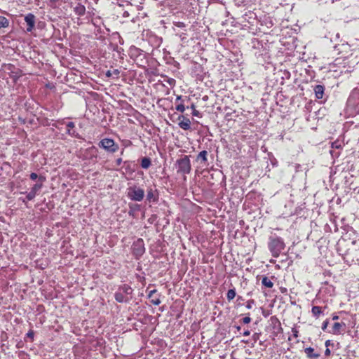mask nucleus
Here are the masks:
<instances>
[{
	"mask_svg": "<svg viewBox=\"0 0 359 359\" xmlns=\"http://www.w3.org/2000/svg\"><path fill=\"white\" fill-rule=\"evenodd\" d=\"M128 196L132 201H142L144 197V191L142 189L136 186L128 189Z\"/></svg>",
	"mask_w": 359,
	"mask_h": 359,
	"instance_id": "3",
	"label": "nucleus"
},
{
	"mask_svg": "<svg viewBox=\"0 0 359 359\" xmlns=\"http://www.w3.org/2000/svg\"><path fill=\"white\" fill-rule=\"evenodd\" d=\"M154 293H156L155 290L150 291V292L149 294V297L152 298Z\"/></svg>",
	"mask_w": 359,
	"mask_h": 359,
	"instance_id": "29",
	"label": "nucleus"
},
{
	"mask_svg": "<svg viewBox=\"0 0 359 359\" xmlns=\"http://www.w3.org/2000/svg\"><path fill=\"white\" fill-rule=\"evenodd\" d=\"M329 344H330V341H329V340L326 341H325V346H329Z\"/></svg>",
	"mask_w": 359,
	"mask_h": 359,
	"instance_id": "35",
	"label": "nucleus"
},
{
	"mask_svg": "<svg viewBox=\"0 0 359 359\" xmlns=\"http://www.w3.org/2000/svg\"><path fill=\"white\" fill-rule=\"evenodd\" d=\"M333 320H337L339 319V316H334L333 318H332Z\"/></svg>",
	"mask_w": 359,
	"mask_h": 359,
	"instance_id": "34",
	"label": "nucleus"
},
{
	"mask_svg": "<svg viewBox=\"0 0 359 359\" xmlns=\"http://www.w3.org/2000/svg\"><path fill=\"white\" fill-rule=\"evenodd\" d=\"M313 348L309 347L305 349V353L307 354V356L310 358H317L319 357V353H313Z\"/></svg>",
	"mask_w": 359,
	"mask_h": 359,
	"instance_id": "9",
	"label": "nucleus"
},
{
	"mask_svg": "<svg viewBox=\"0 0 359 359\" xmlns=\"http://www.w3.org/2000/svg\"><path fill=\"white\" fill-rule=\"evenodd\" d=\"M115 299L118 302H124L126 301V297L121 292H116L115 294Z\"/></svg>",
	"mask_w": 359,
	"mask_h": 359,
	"instance_id": "13",
	"label": "nucleus"
},
{
	"mask_svg": "<svg viewBox=\"0 0 359 359\" xmlns=\"http://www.w3.org/2000/svg\"><path fill=\"white\" fill-rule=\"evenodd\" d=\"M68 128H73L74 127V123L73 122H69L67 125Z\"/></svg>",
	"mask_w": 359,
	"mask_h": 359,
	"instance_id": "27",
	"label": "nucleus"
},
{
	"mask_svg": "<svg viewBox=\"0 0 359 359\" xmlns=\"http://www.w3.org/2000/svg\"><path fill=\"white\" fill-rule=\"evenodd\" d=\"M180 98H181V97H180V96H179V97H177V100H180Z\"/></svg>",
	"mask_w": 359,
	"mask_h": 359,
	"instance_id": "41",
	"label": "nucleus"
},
{
	"mask_svg": "<svg viewBox=\"0 0 359 359\" xmlns=\"http://www.w3.org/2000/svg\"><path fill=\"white\" fill-rule=\"evenodd\" d=\"M328 324H329V321H328L327 320H325V321L323 323L322 330H326V328H327V325H328Z\"/></svg>",
	"mask_w": 359,
	"mask_h": 359,
	"instance_id": "25",
	"label": "nucleus"
},
{
	"mask_svg": "<svg viewBox=\"0 0 359 359\" xmlns=\"http://www.w3.org/2000/svg\"><path fill=\"white\" fill-rule=\"evenodd\" d=\"M242 320L244 324H248L250 323L251 318L249 316H246L243 318Z\"/></svg>",
	"mask_w": 359,
	"mask_h": 359,
	"instance_id": "23",
	"label": "nucleus"
},
{
	"mask_svg": "<svg viewBox=\"0 0 359 359\" xmlns=\"http://www.w3.org/2000/svg\"><path fill=\"white\" fill-rule=\"evenodd\" d=\"M316 96L318 99H321L324 93V88L321 85H317L314 88Z\"/></svg>",
	"mask_w": 359,
	"mask_h": 359,
	"instance_id": "7",
	"label": "nucleus"
},
{
	"mask_svg": "<svg viewBox=\"0 0 359 359\" xmlns=\"http://www.w3.org/2000/svg\"><path fill=\"white\" fill-rule=\"evenodd\" d=\"M122 289L127 294H129L132 292V289L128 285H124Z\"/></svg>",
	"mask_w": 359,
	"mask_h": 359,
	"instance_id": "20",
	"label": "nucleus"
},
{
	"mask_svg": "<svg viewBox=\"0 0 359 359\" xmlns=\"http://www.w3.org/2000/svg\"><path fill=\"white\" fill-rule=\"evenodd\" d=\"M38 177V175L35 172H32L30 174V178L32 180H35L36 179H37Z\"/></svg>",
	"mask_w": 359,
	"mask_h": 359,
	"instance_id": "26",
	"label": "nucleus"
},
{
	"mask_svg": "<svg viewBox=\"0 0 359 359\" xmlns=\"http://www.w3.org/2000/svg\"><path fill=\"white\" fill-rule=\"evenodd\" d=\"M207 155H208L207 151L203 150L198 154L197 158L198 160L201 159L203 162H206L207 161Z\"/></svg>",
	"mask_w": 359,
	"mask_h": 359,
	"instance_id": "14",
	"label": "nucleus"
},
{
	"mask_svg": "<svg viewBox=\"0 0 359 359\" xmlns=\"http://www.w3.org/2000/svg\"><path fill=\"white\" fill-rule=\"evenodd\" d=\"M311 312L315 317L318 318L322 313V309L320 306H314L312 307Z\"/></svg>",
	"mask_w": 359,
	"mask_h": 359,
	"instance_id": "12",
	"label": "nucleus"
},
{
	"mask_svg": "<svg viewBox=\"0 0 359 359\" xmlns=\"http://www.w3.org/2000/svg\"><path fill=\"white\" fill-rule=\"evenodd\" d=\"M151 302L154 305H159L161 304V301H160L159 298H157V297L156 298L152 297Z\"/></svg>",
	"mask_w": 359,
	"mask_h": 359,
	"instance_id": "22",
	"label": "nucleus"
},
{
	"mask_svg": "<svg viewBox=\"0 0 359 359\" xmlns=\"http://www.w3.org/2000/svg\"><path fill=\"white\" fill-rule=\"evenodd\" d=\"M344 324H341L340 323H335L332 327V333L334 334H341V328Z\"/></svg>",
	"mask_w": 359,
	"mask_h": 359,
	"instance_id": "8",
	"label": "nucleus"
},
{
	"mask_svg": "<svg viewBox=\"0 0 359 359\" xmlns=\"http://www.w3.org/2000/svg\"><path fill=\"white\" fill-rule=\"evenodd\" d=\"M262 283L268 288H271L273 286V282L268 277H264Z\"/></svg>",
	"mask_w": 359,
	"mask_h": 359,
	"instance_id": "10",
	"label": "nucleus"
},
{
	"mask_svg": "<svg viewBox=\"0 0 359 359\" xmlns=\"http://www.w3.org/2000/svg\"><path fill=\"white\" fill-rule=\"evenodd\" d=\"M42 187V184H36L32 188V191H34L36 194Z\"/></svg>",
	"mask_w": 359,
	"mask_h": 359,
	"instance_id": "18",
	"label": "nucleus"
},
{
	"mask_svg": "<svg viewBox=\"0 0 359 359\" xmlns=\"http://www.w3.org/2000/svg\"><path fill=\"white\" fill-rule=\"evenodd\" d=\"M39 180H44V178H43V177H39Z\"/></svg>",
	"mask_w": 359,
	"mask_h": 359,
	"instance_id": "40",
	"label": "nucleus"
},
{
	"mask_svg": "<svg viewBox=\"0 0 359 359\" xmlns=\"http://www.w3.org/2000/svg\"><path fill=\"white\" fill-rule=\"evenodd\" d=\"M177 171L182 174H189L191 171V163L188 156H184L176 161Z\"/></svg>",
	"mask_w": 359,
	"mask_h": 359,
	"instance_id": "2",
	"label": "nucleus"
},
{
	"mask_svg": "<svg viewBox=\"0 0 359 359\" xmlns=\"http://www.w3.org/2000/svg\"><path fill=\"white\" fill-rule=\"evenodd\" d=\"M297 331H295V332H294V336H295V337H297Z\"/></svg>",
	"mask_w": 359,
	"mask_h": 359,
	"instance_id": "39",
	"label": "nucleus"
},
{
	"mask_svg": "<svg viewBox=\"0 0 359 359\" xmlns=\"http://www.w3.org/2000/svg\"><path fill=\"white\" fill-rule=\"evenodd\" d=\"M151 165V160L149 158H143L141 161V166L144 169H147Z\"/></svg>",
	"mask_w": 359,
	"mask_h": 359,
	"instance_id": "11",
	"label": "nucleus"
},
{
	"mask_svg": "<svg viewBox=\"0 0 359 359\" xmlns=\"http://www.w3.org/2000/svg\"><path fill=\"white\" fill-rule=\"evenodd\" d=\"M179 126L184 130H189L191 127V121L189 118L182 117V120L180 121Z\"/></svg>",
	"mask_w": 359,
	"mask_h": 359,
	"instance_id": "6",
	"label": "nucleus"
},
{
	"mask_svg": "<svg viewBox=\"0 0 359 359\" xmlns=\"http://www.w3.org/2000/svg\"><path fill=\"white\" fill-rule=\"evenodd\" d=\"M36 194L32 191V190L27 194V200L29 201H31L32 200L35 196H36Z\"/></svg>",
	"mask_w": 359,
	"mask_h": 359,
	"instance_id": "19",
	"label": "nucleus"
},
{
	"mask_svg": "<svg viewBox=\"0 0 359 359\" xmlns=\"http://www.w3.org/2000/svg\"><path fill=\"white\" fill-rule=\"evenodd\" d=\"M176 109H177V111L183 113L185 110V107L182 104H180L176 107Z\"/></svg>",
	"mask_w": 359,
	"mask_h": 359,
	"instance_id": "21",
	"label": "nucleus"
},
{
	"mask_svg": "<svg viewBox=\"0 0 359 359\" xmlns=\"http://www.w3.org/2000/svg\"><path fill=\"white\" fill-rule=\"evenodd\" d=\"M27 336L31 339H33L34 337V332L32 331H29L27 334Z\"/></svg>",
	"mask_w": 359,
	"mask_h": 359,
	"instance_id": "28",
	"label": "nucleus"
},
{
	"mask_svg": "<svg viewBox=\"0 0 359 359\" xmlns=\"http://www.w3.org/2000/svg\"><path fill=\"white\" fill-rule=\"evenodd\" d=\"M191 108L194 110L195 109V106L194 104L191 105Z\"/></svg>",
	"mask_w": 359,
	"mask_h": 359,
	"instance_id": "38",
	"label": "nucleus"
},
{
	"mask_svg": "<svg viewBox=\"0 0 359 359\" xmlns=\"http://www.w3.org/2000/svg\"><path fill=\"white\" fill-rule=\"evenodd\" d=\"M254 304L253 300H249L247 302L246 307L250 309L252 308V304Z\"/></svg>",
	"mask_w": 359,
	"mask_h": 359,
	"instance_id": "24",
	"label": "nucleus"
},
{
	"mask_svg": "<svg viewBox=\"0 0 359 359\" xmlns=\"http://www.w3.org/2000/svg\"><path fill=\"white\" fill-rule=\"evenodd\" d=\"M325 354L326 355H330V350L329 348H327V349L325 350Z\"/></svg>",
	"mask_w": 359,
	"mask_h": 359,
	"instance_id": "32",
	"label": "nucleus"
},
{
	"mask_svg": "<svg viewBox=\"0 0 359 359\" xmlns=\"http://www.w3.org/2000/svg\"><path fill=\"white\" fill-rule=\"evenodd\" d=\"M236 327L237 330H238V331L241 330V327L240 326H236Z\"/></svg>",
	"mask_w": 359,
	"mask_h": 359,
	"instance_id": "37",
	"label": "nucleus"
},
{
	"mask_svg": "<svg viewBox=\"0 0 359 359\" xmlns=\"http://www.w3.org/2000/svg\"><path fill=\"white\" fill-rule=\"evenodd\" d=\"M121 161H121V158H118V159H117V160H116L117 165H119L121 163Z\"/></svg>",
	"mask_w": 359,
	"mask_h": 359,
	"instance_id": "33",
	"label": "nucleus"
},
{
	"mask_svg": "<svg viewBox=\"0 0 359 359\" xmlns=\"http://www.w3.org/2000/svg\"><path fill=\"white\" fill-rule=\"evenodd\" d=\"M236 296V291L235 290L231 289L229 290L227 292L226 297L228 300H232Z\"/></svg>",
	"mask_w": 359,
	"mask_h": 359,
	"instance_id": "16",
	"label": "nucleus"
},
{
	"mask_svg": "<svg viewBox=\"0 0 359 359\" xmlns=\"http://www.w3.org/2000/svg\"><path fill=\"white\" fill-rule=\"evenodd\" d=\"M34 20L35 17L32 14H28L27 15L25 16V20L28 26L27 28V31L31 32L32 30L33 27H34Z\"/></svg>",
	"mask_w": 359,
	"mask_h": 359,
	"instance_id": "5",
	"label": "nucleus"
},
{
	"mask_svg": "<svg viewBox=\"0 0 359 359\" xmlns=\"http://www.w3.org/2000/svg\"><path fill=\"white\" fill-rule=\"evenodd\" d=\"M106 75H107V76H111V73H110V72H109V71H108V72H107Z\"/></svg>",
	"mask_w": 359,
	"mask_h": 359,
	"instance_id": "36",
	"label": "nucleus"
},
{
	"mask_svg": "<svg viewBox=\"0 0 359 359\" xmlns=\"http://www.w3.org/2000/svg\"><path fill=\"white\" fill-rule=\"evenodd\" d=\"M285 245L283 240L279 237H271L269 243V248L273 257H277L280 252L284 249Z\"/></svg>",
	"mask_w": 359,
	"mask_h": 359,
	"instance_id": "1",
	"label": "nucleus"
},
{
	"mask_svg": "<svg viewBox=\"0 0 359 359\" xmlns=\"http://www.w3.org/2000/svg\"><path fill=\"white\" fill-rule=\"evenodd\" d=\"M99 146L110 153H114L118 149V144H115L112 139L109 138L102 140L99 143Z\"/></svg>",
	"mask_w": 359,
	"mask_h": 359,
	"instance_id": "4",
	"label": "nucleus"
},
{
	"mask_svg": "<svg viewBox=\"0 0 359 359\" xmlns=\"http://www.w3.org/2000/svg\"><path fill=\"white\" fill-rule=\"evenodd\" d=\"M193 115L195 116H199V111L196 110V109H194L193 111Z\"/></svg>",
	"mask_w": 359,
	"mask_h": 359,
	"instance_id": "30",
	"label": "nucleus"
},
{
	"mask_svg": "<svg viewBox=\"0 0 359 359\" xmlns=\"http://www.w3.org/2000/svg\"><path fill=\"white\" fill-rule=\"evenodd\" d=\"M147 200L149 201H155V195H154V191L152 189H149L147 191Z\"/></svg>",
	"mask_w": 359,
	"mask_h": 359,
	"instance_id": "15",
	"label": "nucleus"
},
{
	"mask_svg": "<svg viewBox=\"0 0 359 359\" xmlns=\"http://www.w3.org/2000/svg\"><path fill=\"white\" fill-rule=\"evenodd\" d=\"M86 8L83 6H79L76 8V12L80 15H83L85 13Z\"/></svg>",
	"mask_w": 359,
	"mask_h": 359,
	"instance_id": "17",
	"label": "nucleus"
},
{
	"mask_svg": "<svg viewBox=\"0 0 359 359\" xmlns=\"http://www.w3.org/2000/svg\"><path fill=\"white\" fill-rule=\"evenodd\" d=\"M250 334V332L249 330H245L244 332H243V335L244 336H249Z\"/></svg>",
	"mask_w": 359,
	"mask_h": 359,
	"instance_id": "31",
	"label": "nucleus"
}]
</instances>
